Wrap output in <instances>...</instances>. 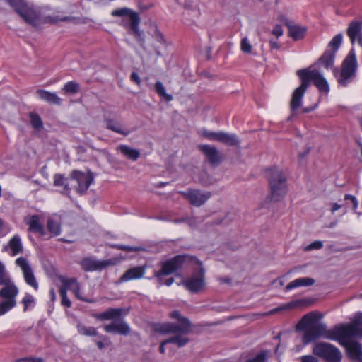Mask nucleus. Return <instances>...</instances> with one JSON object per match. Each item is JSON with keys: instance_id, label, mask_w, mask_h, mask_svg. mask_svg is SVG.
Listing matches in <instances>:
<instances>
[{"instance_id": "nucleus-1", "label": "nucleus", "mask_w": 362, "mask_h": 362, "mask_svg": "<svg viewBox=\"0 0 362 362\" xmlns=\"http://www.w3.org/2000/svg\"><path fill=\"white\" fill-rule=\"evenodd\" d=\"M321 317L322 315L320 313L311 312L305 315L299 322L298 329L305 330L302 337L305 345L320 337L335 341L348 334L349 329L342 327L343 324L337 325L332 329H327L325 324L318 321Z\"/></svg>"}, {"instance_id": "nucleus-2", "label": "nucleus", "mask_w": 362, "mask_h": 362, "mask_svg": "<svg viewBox=\"0 0 362 362\" xmlns=\"http://www.w3.org/2000/svg\"><path fill=\"white\" fill-rule=\"evenodd\" d=\"M170 316L171 318L177 320L179 325L172 322L160 325V332L173 334V336L160 343V352L162 353L164 352L165 346L170 344L176 345L178 348L185 346L189 341L187 335L193 330V325L189 320L182 316L180 311L173 310L170 313Z\"/></svg>"}, {"instance_id": "nucleus-3", "label": "nucleus", "mask_w": 362, "mask_h": 362, "mask_svg": "<svg viewBox=\"0 0 362 362\" xmlns=\"http://www.w3.org/2000/svg\"><path fill=\"white\" fill-rule=\"evenodd\" d=\"M356 317H358L354 323L343 324L342 327L349 329L348 334L344 337H340L339 339L335 341H338L341 345L344 346L347 351L349 356L354 360L361 361L362 359V349L361 344L351 340V337H356L359 334V325L362 319V314L358 313Z\"/></svg>"}, {"instance_id": "nucleus-4", "label": "nucleus", "mask_w": 362, "mask_h": 362, "mask_svg": "<svg viewBox=\"0 0 362 362\" xmlns=\"http://www.w3.org/2000/svg\"><path fill=\"white\" fill-rule=\"evenodd\" d=\"M110 14L112 17L119 18L116 23L124 28L129 34L134 35L136 37L141 36V33L139 29L141 18L139 13L129 8L123 7L112 10Z\"/></svg>"}, {"instance_id": "nucleus-5", "label": "nucleus", "mask_w": 362, "mask_h": 362, "mask_svg": "<svg viewBox=\"0 0 362 362\" xmlns=\"http://www.w3.org/2000/svg\"><path fill=\"white\" fill-rule=\"evenodd\" d=\"M267 179L270 189V199L274 202L280 201L286 194L287 182L281 170L273 167L267 172Z\"/></svg>"}, {"instance_id": "nucleus-6", "label": "nucleus", "mask_w": 362, "mask_h": 362, "mask_svg": "<svg viewBox=\"0 0 362 362\" xmlns=\"http://www.w3.org/2000/svg\"><path fill=\"white\" fill-rule=\"evenodd\" d=\"M358 69L357 58L354 49H351L343 60L341 70L334 69V74L338 83L341 86H347L356 76Z\"/></svg>"}, {"instance_id": "nucleus-7", "label": "nucleus", "mask_w": 362, "mask_h": 362, "mask_svg": "<svg viewBox=\"0 0 362 362\" xmlns=\"http://www.w3.org/2000/svg\"><path fill=\"white\" fill-rule=\"evenodd\" d=\"M6 1L28 24L37 26L40 23V12L33 4L26 0H6Z\"/></svg>"}, {"instance_id": "nucleus-8", "label": "nucleus", "mask_w": 362, "mask_h": 362, "mask_svg": "<svg viewBox=\"0 0 362 362\" xmlns=\"http://www.w3.org/2000/svg\"><path fill=\"white\" fill-rule=\"evenodd\" d=\"M6 1L28 24L37 26L40 23V12L33 4L26 0H6Z\"/></svg>"}, {"instance_id": "nucleus-9", "label": "nucleus", "mask_w": 362, "mask_h": 362, "mask_svg": "<svg viewBox=\"0 0 362 362\" xmlns=\"http://www.w3.org/2000/svg\"><path fill=\"white\" fill-rule=\"evenodd\" d=\"M192 257L187 255H177L171 259L163 262L162 269L160 270V285L164 284L168 286H170L174 278H165L164 276L170 274L179 269L185 262H189Z\"/></svg>"}, {"instance_id": "nucleus-10", "label": "nucleus", "mask_w": 362, "mask_h": 362, "mask_svg": "<svg viewBox=\"0 0 362 362\" xmlns=\"http://www.w3.org/2000/svg\"><path fill=\"white\" fill-rule=\"evenodd\" d=\"M297 75L301 81L306 82V88H308L310 82L313 81L315 86L320 92L328 93L329 91V84L323 76L316 69H300L297 71Z\"/></svg>"}, {"instance_id": "nucleus-11", "label": "nucleus", "mask_w": 362, "mask_h": 362, "mask_svg": "<svg viewBox=\"0 0 362 362\" xmlns=\"http://www.w3.org/2000/svg\"><path fill=\"white\" fill-rule=\"evenodd\" d=\"M313 352L315 356L330 362H340L342 358L340 350L327 342L317 343L313 346Z\"/></svg>"}, {"instance_id": "nucleus-12", "label": "nucleus", "mask_w": 362, "mask_h": 362, "mask_svg": "<svg viewBox=\"0 0 362 362\" xmlns=\"http://www.w3.org/2000/svg\"><path fill=\"white\" fill-rule=\"evenodd\" d=\"M189 262L193 261L197 264L199 267L195 270L194 274L189 279L183 281L184 286L192 293H198L202 291L205 285L204 269L202 264L197 258L191 257Z\"/></svg>"}, {"instance_id": "nucleus-13", "label": "nucleus", "mask_w": 362, "mask_h": 362, "mask_svg": "<svg viewBox=\"0 0 362 362\" xmlns=\"http://www.w3.org/2000/svg\"><path fill=\"white\" fill-rule=\"evenodd\" d=\"M70 178L76 180L77 182L75 190L80 195H83L87 192L93 181V177L91 173L87 174L77 170H74L71 173Z\"/></svg>"}, {"instance_id": "nucleus-14", "label": "nucleus", "mask_w": 362, "mask_h": 362, "mask_svg": "<svg viewBox=\"0 0 362 362\" xmlns=\"http://www.w3.org/2000/svg\"><path fill=\"white\" fill-rule=\"evenodd\" d=\"M179 193L187 199L190 204L198 207L203 205L211 197L210 192H202L194 189L180 191Z\"/></svg>"}, {"instance_id": "nucleus-15", "label": "nucleus", "mask_w": 362, "mask_h": 362, "mask_svg": "<svg viewBox=\"0 0 362 362\" xmlns=\"http://www.w3.org/2000/svg\"><path fill=\"white\" fill-rule=\"evenodd\" d=\"M117 262L115 259L98 261L90 257H85L81 260L80 264L85 272H93L115 265Z\"/></svg>"}, {"instance_id": "nucleus-16", "label": "nucleus", "mask_w": 362, "mask_h": 362, "mask_svg": "<svg viewBox=\"0 0 362 362\" xmlns=\"http://www.w3.org/2000/svg\"><path fill=\"white\" fill-rule=\"evenodd\" d=\"M16 264L21 269L26 284L32 286L35 290H37L38 284L33 269L27 260L24 257H21L16 259Z\"/></svg>"}, {"instance_id": "nucleus-17", "label": "nucleus", "mask_w": 362, "mask_h": 362, "mask_svg": "<svg viewBox=\"0 0 362 362\" xmlns=\"http://www.w3.org/2000/svg\"><path fill=\"white\" fill-rule=\"evenodd\" d=\"M129 313V308H110L104 312L95 314L93 317L101 321L115 320L123 317Z\"/></svg>"}, {"instance_id": "nucleus-18", "label": "nucleus", "mask_w": 362, "mask_h": 362, "mask_svg": "<svg viewBox=\"0 0 362 362\" xmlns=\"http://www.w3.org/2000/svg\"><path fill=\"white\" fill-rule=\"evenodd\" d=\"M198 149L206 156L208 162L214 166L218 165L222 161V156L215 146L200 144Z\"/></svg>"}, {"instance_id": "nucleus-19", "label": "nucleus", "mask_w": 362, "mask_h": 362, "mask_svg": "<svg viewBox=\"0 0 362 362\" xmlns=\"http://www.w3.org/2000/svg\"><path fill=\"white\" fill-rule=\"evenodd\" d=\"M103 329L107 333L119 334L124 336H127L131 332L129 325L123 320L119 322L113 321L110 324L105 325Z\"/></svg>"}, {"instance_id": "nucleus-20", "label": "nucleus", "mask_w": 362, "mask_h": 362, "mask_svg": "<svg viewBox=\"0 0 362 362\" xmlns=\"http://www.w3.org/2000/svg\"><path fill=\"white\" fill-rule=\"evenodd\" d=\"M346 33L352 45L357 41L362 47V21H352L347 28Z\"/></svg>"}, {"instance_id": "nucleus-21", "label": "nucleus", "mask_w": 362, "mask_h": 362, "mask_svg": "<svg viewBox=\"0 0 362 362\" xmlns=\"http://www.w3.org/2000/svg\"><path fill=\"white\" fill-rule=\"evenodd\" d=\"M306 82L301 81L299 87L296 88L292 94V98L290 102V108L293 114L301 106L303 97L307 90Z\"/></svg>"}, {"instance_id": "nucleus-22", "label": "nucleus", "mask_w": 362, "mask_h": 362, "mask_svg": "<svg viewBox=\"0 0 362 362\" xmlns=\"http://www.w3.org/2000/svg\"><path fill=\"white\" fill-rule=\"evenodd\" d=\"M146 273L145 266H139L127 269L119 278V282H127L141 279Z\"/></svg>"}, {"instance_id": "nucleus-23", "label": "nucleus", "mask_w": 362, "mask_h": 362, "mask_svg": "<svg viewBox=\"0 0 362 362\" xmlns=\"http://www.w3.org/2000/svg\"><path fill=\"white\" fill-rule=\"evenodd\" d=\"M24 223L29 226L28 230L41 235H45L43 225L40 221V216L37 214L28 216L24 218Z\"/></svg>"}, {"instance_id": "nucleus-24", "label": "nucleus", "mask_w": 362, "mask_h": 362, "mask_svg": "<svg viewBox=\"0 0 362 362\" xmlns=\"http://www.w3.org/2000/svg\"><path fill=\"white\" fill-rule=\"evenodd\" d=\"M312 303V300L310 299H300L296 300H292L288 303H286L284 305H282L280 307L274 308L271 310L268 314H274L278 312H280L284 310H291L294 308H298V307H303L307 306L308 305H310Z\"/></svg>"}, {"instance_id": "nucleus-25", "label": "nucleus", "mask_w": 362, "mask_h": 362, "mask_svg": "<svg viewBox=\"0 0 362 362\" xmlns=\"http://www.w3.org/2000/svg\"><path fill=\"white\" fill-rule=\"evenodd\" d=\"M37 93L41 100L50 104L59 105L62 103V99L55 93H52L43 89H38Z\"/></svg>"}, {"instance_id": "nucleus-26", "label": "nucleus", "mask_w": 362, "mask_h": 362, "mask_svg": "<svg viewBox=\"0 0 362 362\" xmlns=\"http://www.w3.org/2000/svg\"><path fill=\"white\" fill-rule=\"evenodd\" d=\"M53 184L55 187H62V194L68 197L70 196L71 187L68 182V178L65 177L64 175L55 174L54 175Z\"/></svg>"}, {"instance_id": "nucleus-27", "label": "nucleus", "mask_w": 362, "mask_h": 362, "mask_svg": "<svg viewBox=\"0 0 362 362\" xmlns=\"http://www.w3.org/2000/svg\"><path fill=\"white\" fill-rule=\"evenodd\" d=\"M315 284V279L310 277L296 279L288 283L286 287V291H290L302 286H310Z\"/></svg>"}, {"instance_id": "nucleus-28", "label": "nucleus", "mask_w": 362, "mask_h": 362, "mask_svg": "<svg viewBox=\"0 0 362 362\" xmlns=\"http://www.w3.org/2000/svg\"><path fill=\"white\" fill-rule=\"evenodd\" d=\"M18 293V288L14 285H7L0 290V298L8 300H16Z\"/></svg>"}, {"instance_id": "nucleus-29", "label": "nucleus", "mask_w": 362, "mask_h": 362, "mask_svg": "<svg viewBox=\"0 0 362 362\" xmlns=\"http://www.w3.org/2000/svg\"><path fill=\"white\" fill-rule=\"evenodd\" d=\"M218 141L231 146H238L240 145V141L235 134L223 132H219Z\"/></svg>"}, {"instance_id": "nucleus-30", "label": "nucleus", "mask_w": 362, "mask_h": 362, "mask_svg": "<svg viewBox=\"0 0 362 362\" xmlns=\"http://www.w3.org/2000/svg\"><path fill=\"white\" fill-rule=\"evenodd\" d=\"M118 149L124 156L132 161L137 160L140 156V152L139 150L131 148L127 145L122 144L118 147Z\"/></svg>"}, {"instance_id": "nucleus-31", "label": "nucleus", "mask_w": 362, "mask_h": 362, "mask_svg": "<svg viewBox=\"0 0 362 362\" xmlns=\"http://www.w3.org/2000/svg\"><path fill=\"white\" fill-rule=\"evenodd\" d=\"M286 25L288 28L289 35L294 40H298L303 37L305 33L304 28L293 25L288 20H286Z\"/></svg>"}, {"instance_id": "nucleus-32", "label": "nucleus", "mask_w": 362, "mask_h": 362, "mask_svg": "<svg viewBox=\"0 0 362 362\" xmlns=\"http://www.w3.org/2000/svg\"><path fill=\"white\" fill-rule=\"evenodd\" d=\"M8 247L11 250V255L16 256L23 252V245L19 235H13L8 242Z\"/></svg>"}, {"instance_id": "nucleus-33", "label": "nucleus", "mask_w": 362, "mask_h": 362, "mask_svg": "<svg viewBox=\"0 0 362 362\" xmlns=\"http://www.w3.org/2000/svg\"><path fill=\"white\" fill-rule=\"evenodd\" d=\"M334 51L326 50L324 54L320 57L319 62L326 69L331 68L334 62L335 58Z\"/></svg>"}, {"instance_id": "nucleus-34", "label": "nucleus", "mask_w": 362, "mask_h": 362, "mask_svg": "<svg viewBox=\"0 0 362 362\" xmlns=\"http://www.w3.org/2000/svg\"><path fill=\"white\" fill-rule=\"evenodd\" d=\"M105 122L106 123V128L109 130L122 134L124 136H127L129 133V131H124L122 128V125L119 123L115 122L112 119L105 118Z\"/></svg>"}, {"instance_id": "nucleus-35", "label": "nucleus", "mask_w": 362, "mask_h": 362, "mask_svg": "<svg viewBox=\"0 0 362 362\" xmlns=\"http://www.w3.org/2000/svg\"><path fill=\"white\" fill-rule=\"evenodd\" d=\"M76 329L81 335L88 337H95L98 336L97 329L94 327H86L83 324L78 322L76 325Z\"/></svg>"}, {"instance_id": "nucleus-36", "label": "nucleus", "mask_w": 362, "mask_h": 362, "mask_svg": "<svg viewBox=\"0 0 362 362\" xmlns=\"http://www.w3.org/2000/svg\"><path fill=\"white\" fill-rule=\"evenodd\" d=\"M74 19H75V18L72 16L59 17V16H47L42 21H40V23L54 24L59 21H70Z\"/></svg>"}, {"instance_id": "nucleus-37", "label": "nucleus", "mask_w": 362, "mask_h": 362, "mask_svg": "<svg viewBox=\"0 0 362 362\" xmlns=\"http://www.w3.org/2000/svg\"><path fill=\"white\" fill-rule=\"evenodd\" d=\"M29 118L30 124L33 129L40 130L43 127V122L39 114L35 112H30L29 113Z\"/></svg>"}, {"instance_id": "nucleus-38", "label": "nucleus", "mask_w": 362, "mask_h": 362, "mask_svg": "<svg viewBox=\"0 0 362 362\" xmlns=\"http://www.w3.org/2000/svg\"><path fill=\"white\" fill-rule=\"evenodd\" d=\"M61 281L62 283V286L59 288H66V292L67 290L74 291L75 286H80L76 278H62Z\"/></svg>"}, {"instance_id": "nucleus-39", "label": "nucleus", "mask_w": 362, "mask_h": 362, "mask_svg": "<svg viewBox=\"0 0 362 362\" xmlns=\"http://www.w3.org/2000/svg\"><path fill=\"white\" fill-rule=\"evenodd\" d=\"M62 90L65 93L76 94L80 90V85L75 81H70L64 84Z\"/></svg>"}, {"instance_id": "nucleus-40", "label": "nucleus", "mask_w": 362, "mask_h": 362, "mask_svg": "<svg viewBox=\"0 0 362 362\" xmlns=\"http://www.w3.org/2000/svg\"><path fill=\"white\" fill-rule=\"evenodd\" d=\"M47 228L48 231L54 236L59 235L61 232L60 224L58 221L49 218L47 222Z\"/></svg>"}, {"instance_id": "nucleus-41", "label": "nucleus", "mask_w": 362, "mask_h": 362, "mask_svg": "<svg viewBox=\"0 0 362 362\" xmlns=\"http://www.w3.org/2000/svg\"><path fill=\"white\" fill-rule=\"evenodd\" d=\"M16 305V300H4L0 302V315H3L13 308H14Z\"/></svg>"}, {"instance_id": "nucleus-42", "label": "nucleus", "mask_w": 362, "mask_h": 362, "mask_svg": "<svg viewBox=\"0 0 362 362\" xmlns=\"http://www.w3.org/2000/svg\"><path fill=\"white\" fill-rule=\"evenodd\" d=\"M110 247L112 248L126 251V252H137V251H141L144 250L141 247H132V246H128L124 245H120V244H113L111 245Z\"/></svg>"}, {"instance_id": "nucleus-43", "label": "nucleus", "mask_w": 362, "mask_h": 362, "mask_svg": "<svg viewBox=\"0 0 362 362\" xmlns=\"http://www.w3.org/2000/svg\"><path fill=\"white\" fill-rule=\"evenodd\" d=\"M342 39L343 35L342 34L339 33L335 35L329 43V46L332 47V51H334V53H336L337 50L339 48L342 42Z\"/></svg>"}, {"instance_id": "nucleus-44", "label": "nucleus", "mask_w": 362, "mask_h": 362, "mask_svg": "<svg viewBox=\"0 0 362 362\" xmlns=\"http://www.w3.org/2000/svg\"><path fill=\"white\" fill-rule=\"evenodd\" d=\"M59 295L61 296V305L66 308H70L71 306V302L67 296V292L66 288H59Z\"/></svg>"}, {"instance_id": "nucleus-45", "label": "nucleus", "mask_w": 362, "mask_h": 362, "mask_svg": "<svg viewBox=\"0 0 362 362\" xmlns=\"http://www.w3.org/2000/svg\"><path fill=\"white\" fill-rule=\"evenodd\" d=\"M98 337L100 340L95 341V344L99 349L102 350L107 346L111 345V341L107 336L100 334Z\"/></svg>"}, {"instance_id": "nucleus-46", "label": "nucleus", "mask_w": 362, "mask_h": 362, "mask_svg": "<svg viewBox=\"0 0 362 362\" xmlns=\"http://www.w3.org/2000/svg\"><path fill=\"white\" fill-rule=\"evenodd\" d=\"M160 98L166 102L173 100V95L171 93H166L165 87L160 83Z\"/></svg>"}, {"instance_id": "nucleus-47", "label": "nucleus", "mask_w": 362, "mask_h": 362, "mask_svg": "<svg viewBox=\"0 0 362 362\" xmlns=\"http://www.w3.org/2000/svg\"><path fill=\"white\" fill-rule=\"evenodd\" d=\"M35 299L33 296L30 294H25L22 300V303L23 304V311H26L28 308L34 303Z\"/></svg>"}, {"instance_id": "nucleus-48", "label": "nucleus", "mask_w": 362, "mask_h": 362, "mask_svg": "<svg viewBox=\"0 0 362 362\" xmlns=\"http://www.w3.org/2000/svg\"><path fill=\"white\" fill-rule=\"evenodd\" d=\"M159 42H160V47H161V45L165 47V52L163 54V56L168 55L173 52V49L171 44H167L166 40L163 38V37L160 34Z\"/></svg>"}, {"instance_id": "nucleus-49", "label": "nucleus", "mask_w": 362, "mask_h": 362, "mask_svg": "<svg viewBox=\"0 0 362 362\" xmlns=\"http://www.w3.org/2000/svg\"><path fill=\"white\" fill-rule=\"evenodd\" d=\"M72 293H74V296L79 300H81L83 302H86V303H93L94 300H90V299H88L86 298H84L81 296V287L80 286H75L74 288V291H72Z\"/></svg>"}, {"instance_id": "nucleus-50", "label": "nucleus", "mask_w": 362, "mask_h": 362, "mask_svg": "<svg viewBox=\"0 0 362 362\" xmlns=\"http://www.w3.org/2000/svg\"><path fill=\"white\" fill-rule=\"evenodd\" d=\"M241 50L247 54H250L252 52V46L248 41L247 38L245 37L241 40Z\"/></svg>"}, {"instance_id": "nucleus-51", "label": "nucleus", "mask_w": 362, "mask_h": 362, "mask_svg": "<svg viewBox=\"0 0 362 362\" xmlns=\"http://www.w3.org/2000/svg\"><path fill=\"white\" fill-rule=\"evenodd\" d=\"M202 135H203V136H204L205 138H206L209 140L218 141V138L219 136V132H210L208 130H204L202 132Z\"/></svg>"}, {"instance_id": "nucleus-52", "label": "nucleus", "mask_w": 362, "mask_h": 362, "mask_svg": "<svg viewBox=\"0 0 362 362\" xmlns=\"http://www.w3.org/2000/svg\"><path fill=\"white\" fill-rule=\"evenodd\" d=\"M323 247V243L320 240H315L305 247V250H320Z\"/></svg>"}, {"instance_id": "nucleus-53", "label": "nucleus", "mask_w": 362, "mask_h": 362, "mask_svg": "<svg viewBox=\"0 0 362 362\" xmlns=\"http://www.w3.org/2000/svg\"><path fill=\"white\" fill-rule=\"evenodd\" d=\"M16 362H44V361L42 358L24 357L16 359Z\"/></svg>"}, {"instance_id": "nucleus-54", "label": "nucleus", "mask_w": 362, "mask_h": 362, "mask_svg": "<svg viewBox=\"0 0 362 362\" xmlns=\"http://www.w3.org/2000/svg\"><path fill=\"white\" fill-rule=\"evenodd\" d=\"M344 199L345 200H351L352 204H353V209L354 210H356L358 207V201L356 199V198L353 196V195H351V194H345L344 196Z\"/></svg>"}, {"instance_id": "nucleus-55", "label": "nucleus", "mask_w": 362, "mask_h": 362, "mask_svg": "<svg viewBox=\"0 0 362 362\" xmlns=\"http://www.w3.org/2000/svg\"><path fill=\"white\" fill-rule=\"evenodd\" d=\"M283 29H282V27L279 25H276L273 30H272V33L273 35H274L275 36H276L277 37L281 36L283 35Z\"/></svg>"}, {"instance_id": "nucleus-56", "label": "nucleus", "mask_w": 362, "mask_h": 362, "mask_svg": "<svg viewBox=\"0 0 362 362\" xmlns=\"http://www.w3.org/2000/svg\"><path fill=\"white\" fill-rule=\"evenodd\" d=\"M6 284V279L4 277V267L0 262V285H4Z\"/></svg>"}, {"instance_id": "nucleus-57", "label": "nucleus", "mask_w": 362, "mask_h": 362, "mask_svg": "<svg viewBox=\"0 0 362 362\" xmlns=\"http://www.w3.org/2000/svg\"><path fill=\"white\" fill-rule=\"evenodd\" d=\"M302 362H319L318 359L313 356H304L301 358Z\"/></svg>"}, {"instance_id": "nucleus-58", "label": "nucleus", "mask_w": 362, "mask_h": 362, "mask_svg": "<svg viewBox=\"0 0 362 362\" xmlns=\"http://www.w3.org/2000/svg\"><path fill=\"white\" fill-rule=\"evenodd\" d=\"M130 78H131V80H132L133 82L136 83L137 85H140V83H141V79H140V78H139V75L137 74V73H136V72H132V73L131 74Z\"/></svg>"}, {"instance_id": "nucleus-59", "label": "nucleus", "mask_w": 362, "mask_h": 362, "mask_svg": "<svg viewBox=\"0 0 362 362\" xmlns=\"http://www.w3.org/2000/svg\"><path fill=\"white\" fill-rule=\"evenodd\" d=\"M192 13H193L192 11H187L185 13V17H184V23L187 25H191L192 24L193 22H189L188 21V17L192 16Z\"/></svg>"}, {"instance_id": "nucleus-60", "label": "nucleus", "mask_w": 362, "mask_h": 362, "mask_svg": "<svg viewBox=\"0 0 362 362\" xmlns=\"http://www.w3.org/2000/svg\"><path fill=\"white\" fill-rule=\"evenodd\" d=\"M342 207L341 204L334 203L332 204L331 212L334 214L336 211L340 209Z\"/></svg>"}, {"instance_id": "nucleus-61", "label": "nucleus", "mask_w": 362, "mask_h": 362, "mask_svg": "<svg viewBox=\"0 0 362 362\" xmlns=\"http://www.w3.org/2000/svg\"><path fill=\"white\" fill-rule=\"evenodd\" d=\"M269 45H270V47L274 49H278L280 47L278 42L276 41H273V40L269 41Z\"/></svg>"}, {"instance_id": "nucleus-62", "label": "nucleus", "mask_w": 362, "mask_h": 362, "mask_svg": "<svg viewBox=\"0 0 362 362\" xmlns=\"http://www.w3.org/2000/svg\"><path fill=\"white\" fill-rule=\"evenodd\" d=\"M188 225L191 226H194L196 224L195 220L190 218H187L184 220Z\"/></svg>"}, {"instance_id": "nucleus-63", "label": "nucleus", "mask_w": 362, "mask_h": 362, "mask_svg": "<svg viewBox=\"0 0 362 362\" xmlns=\"http://www.w3.org/2000/svg\"><path fill=\"white\" fill-rule=\"evenodd\" d=\"M49 296H50V299L52 302L56 300V294H55V291L53 288H51L49 290Z\"/></svg>"}, {"instance_id": "nucleus-64", "label": "nucleus", "mask_w": 362, "mask_h": 362, "mask_svg": "<svg viewBox=\"0 0 362 362\" xmlns=\"http://www.w3.org/2000/svg\"><path fill=\"white\" fill-rule=\"evenodd\" d=\"M6 108V103L4 100L0 98V112Z\"/></svg>"}]
</instances>
